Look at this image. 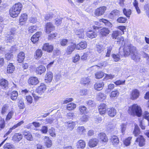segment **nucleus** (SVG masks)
Masks as SVG:
<instances>
[{
    "label": "nucleus",
    "mask_w": 149,
    "mask_h": 149,
    "mask_svg": "<svg viewBox=\"0 0 149 149\" xmlns=\"http://www.w3.org/2000/svg\"><path fill=\"white\" fill-rule=\"evenodd\" d=\"M15 67L12 63H10L8 66L7 71L8 73H12L14 71Z\"/></svg>",
    "instance_id": "nucleus-34"
},
{
    "label": "nucleus",
    "mask_w": 149,
    "mask_h": 149,
    "mask_svg": "<svg viewBox=\"0 0 149 149\" xmlns=\"http://www.w3.org/2000/svg\"><path fill=\"white\" fill-rule=\"evenodd\" d=\"M54 47L52 45L49 43H47L44 44L42 47V49L48 52H52L53 50Z\"/></svg>",
    "instance_id": "nucleus-9"
},
{
    "label": "nucleus",
    "mask_w": 149,
    "mask_h": 149,
    "mask_svg": "<svg viewBox=\"0 0 149 149\" xmlns=\"http://www.w3.org/2000/svg\"><path fill=\"white\" fill-rule=\"evenodd\" d=\"M112 47L110 46L107 48V52L105 56L106 57H109L110 56V53L112 49Z\"/></svg>",
    "instance_id": "nucleus-61"
},
{
    "label": "nucleus",
    "mask_w": 149,
    "mask_h": 149,
    "mask_svg": "<svg viewBox=\"0 0 149 149\" xmlns=\"http://www.w3.org/2000/svg\"><path fill=\"white\" fill-rule=\"evenodd\" d=\"M124 14L127 17H130V16L131 13V11L130 9H126L124 8L123 10Z\"/></svg>",
    "instance_id": "nucleus-43"
},
{
    "label": "nucleus",
    "mask_w": 149,
    "mask_h": 149,
    "mask_svg": "<svg viewBox=\"0 0 149 149\" xmlns=\"http://www.w3.org/2000/svg\"><path fill=\"white\" fill-rule=\"evenodd\" d=\"M68 42V40L63 39L61 40L60 43L61 46H64L66 45Z\"/></svg>",
    "instance_id": "nucleus-56"
},
{
    "label": "nucleus",
    "mask_w": 149,
    "mask_h": 149,
    "mask_svg": "<svg viewBox=\"0 0 149 149\" xmlns=\"http://www.w3.org/2000/svg\"><path fill=\"white\" fill-rule=\"evenodd\" d=\"M76 48V45L75 44H72L69 46L66 51V53L68 54H70L74 50L75 48Z\"/></svg>",
    "instance_id": "nucleus-18"
},
{
    "label": "nucleus",
    "mask_w": 149,
    "mask_h": 149,
    "mask_svg": "<svg viewBox=\"0 0 149 149\" xmlns=\"http://www.w3.org/2000/svg\"><path fill=\"white\" fill-rule=\"evenodd\" d=\"M112 56L115 61H118L120 59L119 55H116L114 54H113Z\"/></svg>",
    "instance_id": "nucleus-62"
},
{
    "label": "nucleus",
    "mask_w": 149,
    "mask_h": 149,
    "mask_svg": "<svg viewBox=\"0 0 149 149\" xmlns=\"http://www.w3.org/2000/svg\"><path fill=\"white\" fill-rule=\"evenodd\" d=\"M4 149H14V146L12 144L8 143L5 144L3 146Z\"/></svg>",
    "instance_id": "nucleus-46"
},
{
    "label": "nucleus",
    "mask_w": 149,
    "mask_h": 149,
    "mask_svg": "<svg viewBox=\"0 0 149 149\" xmlns=\"http://www.w3.org/2000/svg\"><path fill=\"white\" fill-rule=\"evenodd\" d=\"M42 54V50L41 49H38L36 52L35 57L36 59L40 58Z\"/></svg>",
    "instance_id": "nucleus-35"
},
{
    "label": "nucleus",
    "mask_w": 149,
    "mask_h": 149,
    "mask_svg": "<svg viewBox=\"0 0 149 149\" xmlns=\"http://www.w3.org/2000/svg\"><path fill=\"white\" fill-rule=\"evenodd\" d=\"M104 75V73L101 72H98L95 74V77L97 79L102 78Z\"/></svg>",
    "instance_id": "nucleus-53"
},
{
    "label": "nucleus",
    "mask_w": 149,
    "mask_h": 149,
    "mask_svg": "<svg viewBox=\"0 0 149 149\" xmlns=\"http://www.w3.org/2000/svg\"><path fill=\"white\" fill-rule=\"evenodd\" d=\"M98 140L96 138L90 139L88 142V145L91 148H93L96 146L98 143Z\"/></svg>",
    "instance_id": "nucleus-16"
},
{
    "label": "nucleus",
    "mask_w": 149,
    "mask_h": 149,
    "mask_svg": "<svg viewBox=\"0 0 149 149\" xmlns=\"http://www.w3.org/2000/svg\"><path fill=\"white\" fill-rule=\"evenodd\" d=\"M46 70L45 67L43 65H41L37 67L36 69V73L41 74L44 73Z\"/></svg>",
    "instance_id": "nucleus-22"
},
{
    "label": "nucleus",
    "mask_w": 149,
    "mask_h": 149,
    "mask_svg": "<svg viewBox=\"0 0 149 149\" xmlns=\"http://www.w3.org/2000/svg\"><path fill=\"white\" fill-rule=\"evenodd\" d=\"M54 15L52 13H50L48 14L45 15V18L46 20H48L54 17Z\"/></svg>",
    "instance_id": "nucleus-54"
},
{
    "label": "nucleus",
    "mask_w": 149,
    "mask_h": 149,
    "mask_svg": "<svg viewBox=\"0 0 149 149\" xmlns=\"http://www.w3.org/2000/svg\"><path fill=\"white\" fill-rule=\"evenodd\" d=\"M129 111H131V113L138 117L140 116L142 114V111L141 108L136 104H134L130 107L129 108Z\"/></svg>",
    "instance_id": "nucleus-3"
},
{
    "label": "nucleus",
    "mask_w": 149,
    "mask_h": 149,
    "mask_svg": "<svg viewBox=\"0 0 149 149\" xmlns=\"http://www.w3.org/2000/svg\"><path fill=\"white\" fill-rule=\"evenodd\" d=\"M27 15L24 13L21 15L19 19V22H23L26 21L27 19Z\"/></svg>",
    "instance_id": "nucleus-39"
},
{
    "label": "nucleus",
    "mask_w": 149,
    "mask_h": 149,
    "mask_svg": "<svg viewBox=\"0 0 149 149\" xmlns=\"http://www.w3.org/2000/svg\"><path fill=\"white\" fill-rule=\"evenodd\" d=\"M8 81L6 79H2L0 80V85L3 88H8Z\"/></svg>",
    "instance_id": "nucleus-21"
},
{
    "label": "nucleus",
    "mask_w": 149,
    "mask_h": 149,
    "mask_svg": "<svg viewBox=\"0 0 149 149\" xmlns=\"http://www.w3.org/2000/svg\"><path fill=\"white\" fill-rule=\"evenodd\" d=\"M140 95V92L137 89H134L132 91L131 98L132 100H135L139 97Z\"/></svg>",
    "instance_id": "nucleus-10"
},
{
    "label": "nucleus",
    "mask_w": 149,
    "mask_h": 149,
    "mask_svg": "<svg viewBox=\"0 0 149 149\" xmlns=\"http://www.w3.org/2000/svg\"><path fill=\"white\" fill-rule=\"evenodd\" d=\"M127 20V19L126 18L122 17H119L117 20V22L120 23H125Z\"/></svg>",
    "instance_id": "nucleus-51"
},
{
    "label": "nucleus",
    "mask_w": 149,
    "mask_h": 149,
    "mask_svg": "<svg viewBox=\"0 0 149 149\" xmlns=\"http://www.w3.org/2000/svg\"><path fill=\"white\" fill-rule=\"evenodd\" d=\"M135 142L138 143V145L140 147L144 146L146 144V140L142 135L139 136L137 138Z\"/></svg>",
    "instance_id": "nucleus-7"
},
{
    "label": "nucleus",
    "mask_w": 149,
    "mask_h": 149,
    "mask_svg": "<svg viewBox=\"0 0 149 149\" xmlns=\"http://www.w3.org/2000/svg\"><path fill=\"white\" fill-rule=\"evenodd\" d=\"M77 133L81 135L83 134L86 132V130L84 127L80 126L77 128Z\"/></svg>",
    "instance_id": "nucleus-30"
},
{
    "label": "nucleus",
    "mask_w": 149,
    "mask_h": 149,
    "mask_svg": "<svg viewBox=\"0 0 149 149\" xmlns=\"http://www.w3.org/2000/svg\"><path fill=\"white\" fill-rule=\"evenodd\" d=\"M24 123V122L23 120H22V121H21L20 122L18 123L17 124H16L15 125H14L12 128H10L9 129V130L8 131L10 132V133L12 132V130H14V129H15V128L20 126L23 123Z\"/></svg>",
    "instance_id": "nucleus-42"
},
{
    "label": "nucleus",
    "mask_w": 149,
    "mask_h": 149,
    "mask_svg": "<svg viewBox=\"0 0 149 149\" xmlns=\"http://www.w3.org/2000/svg\"><path fill=\"white\" fill-rule=\"evenodd\" d=\"M49 133L51 136L54 137L56 136L55 130L54 128L52 127L49 130Z\"/></svg>",
    "instance_id": "nucleus-47"
},
{
    "label": "nucleus",
    "mask_w": 149,
    "mask_h": 149,
    "mask_svg": "<svg viewBox=\"0 0 149 149\" xmlns=\"http://www.w3.org/2000/svg\"><path fill=\"white\" fill-rule=\"evenodd\" d=\"M62 19V18H57L56 19L54 22L55 24L57 26L61 24Z\"/></svg>",
    "instance_id": "nucleus-63"
},
{
    "label": "nucleus",
    "mask_w": 149,
    "mask_h": 149,
    "mask_svg": "<svg viewBox=\"0 0 149 149\" xmlns=\"http://www.w3.org/2000/svg\"><path fill=\"white\" fill-rule=\"evenodd\" d=\"M119 94V93L117 90L112 91L111 93V97H115Z\"/></svg>",
    "instance_id": "nucleus-59"
},
{
    "label": "nucleus",
    "mask_w": 149,
    "mask_h": 149,
    "mask_svg": "<svg viewBox=\"0 0 149 149\" xmlns=\"http://www.w3.org/2000/svg\"><path fill=\"white\" fill-rule=\"evenodd\" d=\"M75 35L79 38H83L84 37V31L83 29H80L76 31Z\"/></svg>",
    "instance_id": "nucleus-23"
},
{
    "label": "nucleus",
    "mask_w": 149,
    "mask_h": 149,
    "mask_svg": "<svg viewBox=\"0 0 149 149\" xmlns=\"http://www.w3.org/2000/svg\"><path fill=\"white\" fill-rule=\"evenodd\" d=\"M110 32L108 29L103 27L100 30V34L102 36H106Z\"/></svg>",
    "instance_id": "nucleus-15"
},
{
    "label": "nucleus",
    "mask_w": 149,
    "mask_h": 149,
    "mask_svg": "<svg viewBox=\"0 0 149 149\" xmlns=\"http://www.w3.org/2000/svg\"><path fill=\"white\" fill-rule=\"evenodd\" d=\"M13 113L14 112L12 111H10L9 112L7 116L6 120H10L12 118Z\"/></svg>",
    "instance_id": "nucleus-58"
},
{
    "label": "nucleus",
    "mask_w": 149,
    "mask_h": 149,
    "mask_svg": "<svg viewBox=\"0 0 149 149\" xmlns=\"http://www.w3.org/2000/svg\"><path fill=\"white\" fill-rule=\"evenodd\" d=\"M140 133V129L136 124H135V128L133 132V134L135 136H137Z\"/></svg>",
    "instance_id": "nucleus-33"
},
{
    "label": "nucleus",
    "mask_w": 149,
    "mask_h": 149,
    "mask_svg": "<svg viewBox=\"0 0 149 149\" xmlns=\"http://www.w3.org/2000/svg\"><path fill=\"white\" fill-rule=\"evenodd\" d=\"M76 104L74 103H71L67 104V109L69 110L73 109L76 107Z\"/></svg>",
    "instance_id": "nucleus-45"
},
{
    "label": "nucleus",
    "mask_w": 149,
    "mask_h": 149,
    "mask_svg": "<svg viewBox=\"0 0 149 149\" xmlns=\"http://www.w3.org/2000/svg\"><path fill=\"white\" fill-rule=\"evenodd\" d=\"M107 112L109 116L111 117L114 116L116 113V109L113 107L107 108Z\"/></svg>",
    "instance_id": "nucleus-11"
},
{
    "label": "nucleus",
    "mask_w": 149,
    "mask_h": 149,
    "mask_svg": "<svg viewBox=\"0 0 149 149\" xmlns=\"http://www.w3.org/2000/svg\"><path fill=\"white\" fill-rule=\"evenodd\" d=\"M86 144L84 141L79 140L77 143V148L78 149L83 148L85 146Z\"/></svg>",
    "instance_id": "nucleus-29"
},
{
    "label": "nucleus",
    "mask_w": 149,
    "mask_h": 149,
    "mask_svg": "<svg viewBox=\"0 0 149 149\" xmlns=\"http://www.w3.org/2000/svg\"><path fill=\"white\" fill-rule=\"evenodd\" d=\"M23 137L22 134L19 133H17L15 134L12 137V139L13 141H19L21 140Z\"/></svg>",
    "instance_id": "nucleus-19"
},
{
    "label": "nucleus",
    "mask_w": 149,
    "mask_h": 149,
    "mask_svg": "<svg viewBox=\"0 0 149 149\" xmlns=\"http://www.w3.org/2000/svg\"><path fill=\"white\" fill-rule=\"evenodd\" d=\"M16 29L12 28L7 33L6 42H7L12 43L15 40V36L17 33Z\"/></svg>",
    "instance_id": "nucleus-4"
},
{
    "label": "nucleus",
    "mask_w": 149,
    "mask_h": 149,
    "mask_svg": "<svg viewBox=\"0 0 149 149\" xmlns=\"http://www.w3.org/2000/svg\"><path fill=\"white\" fill-rule=\"evenodd\" d=\"M18 106L20 109H23L25 108L24 104L21 100H19L18 102Z\"/></svg>",
    "instance_id": "nucleus-49"
},
{
    "label": "nucleus",
    "mask_w": 149,
    "mask_h": 149,
    "mask_svg": "<svg viewBox=\"0 0 149 149\" xmlns=\"http://www.w3.org/2000/svg\"><path fill=\"white\" fill-rule=\"evenodd\" d=\"M18 96V93L17 91H13L11 94L10 98L13 100H15Z\"/></svg>",
    "instance_id": "nucleus-37"
},
{
    "label": "nucleus",
    "mask_w": 149,
    "mask_h": 149,
    "mask_svg": "<svg viewBox=\"0 0 149 149\" xmlns=\"http://www.w3.org/2000/svg\"><path fill=\"white\" fill-rule=\"evenodd\" d=\"M65 125L68 127L69 130L71 131L74 129L75 125V124L74 122H65Z\"/></svg>",
    "instance_id": "nucleus-27"
},
{
    "label": "nucleus",
    "mask_w": 149,
    "mask_h": 149,
    "mask_svg": "<svg viewBox=\"0 0 149 149\" xmlns=\"http://www.w3.org/2000/svg\"><path fill=\"white\" fill-rule=\"evenodd\" d=\"M76 49H85L87 46L86 42L85 41H82L76 45Z\"/></svg>",
    "instance_id": "nucleus-17"
},
{
    "label": "nucleus",
    "mask_w": 149,
    "mask_h": 149,
    "mask_svg": "<svg viewBox=\"0 0 149 149\" xmlns=\"http://www.w3.org/2000/svg\"><path fill=\"white\" fill-rule=\"evenodd\" d=\"M39 82L38 78L34 77H30L28 80V82L30 85H36Z\"/></svg>",
    "instance_id": "nucleus-8"
},
{
    "label": "nucleus",
    "mask_w": 149,
    "mask_h": 149,
    "mask_svg": "<svg viewBox=\"0 0 149 149\" xmlns=\"http://www.w3.org/2000/svg\"><path fill=\"white\" fill-rule=\"evenodd\" d=\"M134 1L133 2L134 6L135 7L138 14H139L141 13L140 10L138 7V3L137 0H134Z\"/></svg>",
    "instance_id": "nucleus-40"
},
{
    "label": "nucleus",
    "mask_w": 149,
    "mask_h": 149,
    "mask_svg": "<svg viewBox=\"0 0 149 149\" xmlns=\"http://www.w3.org/2000/svg\"><path fill=\"white\" fill-rule=\"evenodd\" d=\"M86 108L84 106H80L79 107V109L80 112L82 113L86 112Z\"/></svg>",
    "instance_id": "nucleus-55"
},
{
    "label": "nucleus",
    "mask_w": 149,
    "mask_h": 149,
    "mask_svg": "<svg viewBox=\"0 0 149 149\" xmlns=\"http://www.w3.org/2000/svg\"><path fill=\"white\" fill-rule=\"evenodd\" d=\"M88 117L87 115H83L80 118V121L81 122H86L88 120Z\"/></svg>",
    "instance_id": "nucleus-52"
},
{
    "label": "nucleus",
    "mask_w": 149,
    "mask_h": 149,
    "mask_svg": "<svg viewBox=\"0 0 149 149\" xmlns=\"http://www.w3.org/2000/svg\"><path fill=\"white\" fill-rule=\"evenodd\" d=\"M98 138L103 142H106L108 141L106 134L104 133L101 132L99 133L97 136Z\"/></svg>",
    "instance_id": "nucleus-14"
},
{
    "label": "nucleus",
    "mask_w": 149,
    "mask_h": 149,
    "mask_svg": "<svg viewBox=\"0 0 149 149\" xmlns=\"http://www.w3.org/2000/svg\"><path fill=\"white\" fill-rule=\"evenodd\" d=\"M123 51L122 54L120 52H119V54L121 56L127 57L130 55L131 59L136 62H139L140 61L141 57L140 54L136 47L131 44L127 45L125 44Z\"/></svg>",
    "instance_id": "nucleus-1"
},
{
    "label": "nucleus",
    "mask_w": 149,
    "mask_h": 149,
    "mask_svg": "<svg viewBox=\"0 0 149 149\" xmlns=\"http://www.w3.org/2000/svg\"><path fill=\"white\" fill-rule=\"evenodd\" d=\"M90 81L89 77H84L81 79V84H89Z\"/></svg>",
    "instance_id": "nucleus-38"
},
{
    "label": "nucleus",
    "mask_w": 149,
    "mask_h": 149,
    "mask_svg": "<svg viewBox=\"0 0 149 149\" xmlns=\"http://www.w3.org/2000/svg\"><path fill=\"white\" fill-rule=\"evenodd\" d=\"M98 99L100 101H103L106 98V95L102 93H100L97 96Z\"/></svg>",
    "instance_id": "nucleus-44"
},
{
    "label": "nucleus",
    "mask_w": 149,
    "mask_h": 149,
    "mask_svg": "<svg viewBox=\"0 0 149 149\" xmlns=\"http://www.w3.org/2000/svg\"><path fill=\"white\" fill-rule=\"evenodd\" d=\"M86 35L88 37L92 39L96 37L97 35L96 33L91 30L87 32Z\"/></svg>",
    "instance_id": "nucleus-26"
},
{
    "label": "nucleus",
    "mask_w": 149,
    "mask_h": 149,
    "mask_svg": "<svg viewBox=\"0 0 149 149\" xmlns=\"http://www.w3.org/2000/svg\"><path fill=\"white\" fill-rule=\"evenodd\" d=\"M107 8L105 6H102L97 8L95 11V14L97 16L102 15L104 13Z\"/></svg>",
    "instance_id": "nucleus-6"
},
{
    "label": "nucleus",
    "mask_w": 149,
    "mask_h": 149,
    "mask_svg": "<svg viewBox=\"0 0 149 149\" xmlns=\"http://www.w3.org/2000/svg\"><path fill=\"white\" fill-rule=\"evenodd\" d=\"M44 141L47 148H49L52 146V141L48 137L46 136H45L44 139Z\"/></svg>",
    "instance_id": "nucleus-28"
},
{
    "label": "nucleus",
    "mask_w": 149,
    "mask_h": 149,
    "mask_svg": "<svg viewBox=\"0 0 149 149\" xmlns=\"http://www.w3.org/2000/svg\"><path fill=\"white\" fill-rule=\"evenodd\" d=\"M121 33L122 32L120 31H114L112 34V37L113 39H117L118 40L116 42L117 44L122 45L123 42L124 38L122 36H120V37H119L122 34Z\"/></svg>",
    "instance_id": "nucleus-5"
},
{
    "label": "nucleus",
    "mask_w": 149,
    "mask_h": 149,
    "mask_svg": "<svg viewBox=\"0 0 149 149\" xmlns=\"http://www.w3.org/2000/svg\"><path fill=\"white\" fill-rule=\"evenodd\" d=\"M46 88V86L44 84L42 83L37 88L36 91L38 93H42L45 92Z\"/></svg>",
    "instance_id": "nucleus-13"
},
{
    "label": "nucleus",
    "mask_w": 149,
    "mask_h": 149,
    "mask_svg": "<svg viewBox=\"0 0 149 149\" xmlns=\"http://www.w3.org/2000/svg\"><path fill=\"white\" fill-rule=\"evenodd\" d=\"M120 15V13L117 10H115L111 12L109 15V17L111 19H114L116 16H118Z\"/></svg>",
    "instance_id": "nucleus-20"
},
{
    "label": "nucleus",
    "mask_w": 149,
    "mask_h": 149,
    "mask_svg": "<svg viewBox=\"0 0 149 149\" xmlns=\"http://www.w3.org/2000/svg\"><path fill=\"white\" fill-rule=\"evenodd\" d=\"M25 58V54L23 52H21L19 53L17 57V61L19 63H22L23 61Z\"/></svg>",
    "instance_id": "nucleus-24"
},
{
    "label": "nucleus",
    "mask_w": 149,
    "mask_h": 149,
    "mask_svg": "<svg viewBox=\"0 0 149 149\" xmlns=\"http://www.w3.org/2000/svg\"><path fill=\"white\" fill-rule=\"evenodd\" d=\"M22 7V4L20 3L15 4L9 10L10 14L13 17H16L20 13Z\"/></svg>",
    "instance_id": "nucleus-2"
},
{
    "label": "nucleus",
    "mask_w": 149,
    "mask_h": 149,
    "mask_svg": "<svg viewBox=\"0 0 149 149\" xmlns=\"http://www.w3.org/2000/svg\"><path fill=\"white\" fill-rule=\"evenodd\" d=\"M104 84L102 82H97L94 85V88L95 90L100 91L102 90L104 86Z\"/></svg>",
    "instance_id": "nucleus-25"
},
{
    "label": "nucleus",
    "mask_w": 149,
    "mask_h": 149,
    "mask_svg": "<svg viewBox=\"0 0 149 149\" xmlns=\"http://www.w3.org/2000/svg\"><path fill=\"white\" fill-rule=\"evenodd\" d=\"M40 131L43 133L45 134H46L48 131V128L46 126H43L42 129L40 130Z\"/></svg>",
    "instance_id": "nucleus-64"
},
{
    "label": "nucleus",
    "mask_w": 149,
    "mask_h": 149,
    "mask_svg": "<svg viewBox=\"0 0 149 149\" xmlns=\"http://www.w3.org/2000/svg\"><path fill=\"white\" fill-rule=\"evenodd\" d=\"M8 107H9L6 104L4 105L2 108L1 114L3 115L5 114L8 110Z\"/></svg>",
    "instance_id": "nucleus-50"
},
{
    "label": "nucleus",
    "mask_w": 149,
    "mask_h": 149,
    "mask_svg": "<svg viewBox=\"0 0 149 149\" xmlns=\"http://www.w3.org/2000/svg\"><path fill=\"white\" fill-rule=\"evenodd\" d=\"M37 26H31L29 28V33H32L36 31V30Z\"/></svg>",
    "instance_id": "nucleus-57"
},
{
    "label": "nucleus",
    "mask_w": 149,
    "mask_h": 149,
    "mask_svg": "<svg viewBox=\"0 0 149 149\" xmlns=\"http://www.w3.org/2000/svg\"><path fill=\"white\" fill-rule=\"evenodd\" d=\"M45 79L47 80L49 82H50L53 78V74L51 72H48L45 75Z\"/></svg>",
    "instance_id": "nucleus-32"
},
{
    "label": "nucleus",
    "mask_w": 149,
    "mask_h": 149,
    "mask_svg": "<svg viewBox=\"0 0 149 149\" xmlns=\"http://www.w3.org/2000/svg\"><path fill=\"white\" fill-rule=\"evenodd\" d=\"M104 49V47L101 44L99 43L96 45V50L99 53L103 52Z\"/></svg>",
    "instance_id": "nucleus-41"
},
{
    "label": "nucleus",
    "mask_w": 149,
    "mask_h": 149,
    "mask_svg": "<svg viewBox=\"0 0 149 149\" xmlns=\"http://www.w3.org/2000/svg\"><path fill=\"white\" fill-rule=\"evenodd\" d=\"M111 141L114 145H117L119 142L118 138L116 136H111Z\"/></svg>",
    "instance_id": "nucleus-31"
},
{
    "label": "nucleus",
    "mask_w": 149,
    "mask_h": 149,
    "mask_svg": "<svg viewBox=\"0 0 149 149\" xmlns=\"http://www.w3.org/2000/svg\"><path fill=\"white\" fill-rule=\"evenodd\" d=\"M132 139L131 137H129L125 139L124 141V144L126 146H129L130 143V141Z\"/></svg>",
    "instance_id": "nucleus-48"
},
{
    "label": "nucleus",
    "mask_w": 149,
    "mask_h": 149,
    "mask_svg": "<svg viewBox=\"0 0 149 149\" xmlns=\"http://www.w3.org/2000/svg\"><path fill=\"white\" fill-rule=\"evenodd\" d=\"M99 21L100 22H102L104 23L105 25L107 26H109L110 28L112 27V24L108 20L106 19H100L99 20Z\"/></svg>",
    "instance_id": "nucleus-36"
},
{
    "label": "nucleus",
    "mask_w": 149,
    "mask_h": 149,
    "mask_svg": "<svg viewBox=\"0 0 149 149\" xmlns=\"http://www.w3.org/2000/svg\"><path fill=\"white\" fill-rule=\"evenodd\" d=\"M120 126V129H121L122 133L123 134H124L125 133V131L126 130L127 125L125 123H123Z\"/></svg>",
    "instance_id": "nucleus-60"
},
{
    "label": "nucleus",
    "mask_w": 149,
    "mask_h": 149,
    "mask_svg": "<svg viewBox=\"0 0 149 149\" xmlns=\"http://www.w3.org/2000/svg\"><path fill=\"white\" fill-rule=\"evenodd\" d=\"M46 32L47 33H49L52 31L54 29V26L51 22L47 23L46 24Z\"/></svg>",
    "instance_id": "nucleus-12"
}]
</instances>
